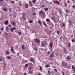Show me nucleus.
Instances as JSON below:
<instances>
[{
  "label": "nucleus",
  "instance_id": "40",
  "mask_svg": "<svg viewBox=\"0 0 75 75\" xmlns=\"http://www.w3.org/2000/svg\"><path fill=\"white\" fill-rule=\"evenodd\" d=\"M3 59L1 58V56H0V61H2Z\"/></svg>",
  "mask_w": 75,
  "mask_h": 75
},
{
  "label": "nucleus",
  "instance_id": "53",
  "mask_svg": "<svg viewBox=\"0 0 75 75\" xmlns=\"http://www.w3.org/2000/svg\"><path fill=\"white\" fill-rule=\"evenodd\" d=\"M11 3H14V1H11Z\"/></svg>",
  "mask_w": 75,
  "mask_h": 75
},
{
  "label": "nucleus",
  "instance_id": "59",
  "mask_svg": "<svg viewBox=\"0 0 75 75\" xmlns=\"http://www.w3.org/2000/svg\"><path fill=\"white\" fill-rule=\"evenodd\" d=\"M0 1H4V0H0Z\"/></svg>",
  "mask_w": 75,
  "mask_h": 75
},
{
  "label": "nucleus",
  "instance_id": "14",
  "mask_svg": "<svg viewBox=\"0 0 75 75\" xmlns=\"http://www.w3.org/2000/svg\"><path fill=\"white\" fill-rule=\"evenodd\" d=\"M2 10L3 11H5V12H7V9L6 8L3 9Z\"/></svg>",
  "mask_w": 75,
  "mask_h": 75
},
{
  "label": "nucleus",
  "instance_id": "30",
  "mask_svg": "<svg viewBox=\"0 0 75 75\" xmlns=\"http://www.w3.org/2000/svg\"><path fill=\"white\" fill-rule=\"evenodd\" d=\"M34 50L35 51H38V49L36 47L34 48Z\"/></svg>",
  "mask_w": 75,
  "mask_h": 75
},
{
  "label": "nucleus",
  "instance_id": "17",
  "mask_svg": "<svg viewBox=\"0 0 75 75\" xmlns=\"http://www.w3.org/2000/svg\"><path fill=\"white\" fill-rule=\"evenodd\" d=\"M29 5L30 6H33V4H32V2H31V1H29Z\"/></svg>",
  "mask_w": 75,
  "mask_h": 75
},
{
  "label": "nucleus",
  "instance_id": "6",
  "mask_svg": "<svg viewBox=\"0 0 75 75\" xmlns=\"http://www.w3.org/2000/svg\"><path fill=\"white\" fill-rule=\"evenodd\" d=\"M8 20H7L4 22V24L5 25H8Z\"/></svg>",
  "mask_w": 75,
  "mask_h": 75
},
{
  "label": "nucleus",
  "instance_id": "47",
  "mask_svg": "<svg viewBox=\"0 0 75 75\" xmlns=\"http://www.w3.org/2000/svg\"><path fill=\"white\" fill-rule=\"evenodd\" d=\"M31 67H29V69H30V70H31Z\"/></svg>",
  "mask_w": 75,
  "mask_h": 75
},
{
  "label": "nucleus",
  "instance_id": "27",
  "mask_svg": "<svg viewBox=\"0 0 75 75\" xmlns=\"http://www.w3.org/2000/svg\"><path fill=\"white\" fill-rule=\"evenodd\" d=\"M72 69H75V67L74 65L72 66Z\"/></svg>",
  "mask_w": 75,
  "mask_h": 75
},
{
  "label": "nucleus",
  "instance_id": "2",
  "mask_svg": "<svg viewBox=\"0 0 75 75\" xmlns=\"http://www.w3.org/2000/svg\"><path fill=\"white\" fill-rule=\"evenodd\" d=\"M41 45L42 47H45L46 45V42L45 41H43L41 43Z\"/></svg>",
  "mask_w": 75,
  "mask_h": 75
},
{
  "label": "nucleus",
  "instance_id": "42",
  "mask_svg": "<svg viewBox=\"0 0 75 75\" xmlns=\"http://www.w3.org/2000/svg\"><path fill=\"white\" fill-rule=\"evenodd\" d=\"M68 47H70L71 46V44H70V42H69L68 43Z\"/></svg>",
  "mask_w": 75,
  "mask_h": 75
},
{
  "label": "nucleus",
  "instance_id": "19",
  "mask_svg": "<svg viewBox=\"0 0 75 75\" xmlns=\"http://www.w3.org/2000/svg\"><path fill=\"white\" fill-rule=\"evenodd\" d=\"M36 1H36V0H33L32 1V3L33 4H34V3H36Z\"/></svg>",
  "mask_w": 75,
  "mask_h": 75
},
{
  "label": "nucleus",
  "instance_id": "1",
  "mask_svg": "<svg viewBox=\"0 0 75 75\" xmlns=\"http://www.w3.org/2000/svg\"><path fill=\"white\" fill-rule=\"evenodd\" d=\"M62 65L63 66L64 68H67V65H68V64L66 62H62Z\"/></svg>",
  "mask_w": 75,
  "mask_h": 75
},
{
  "label": "nucleus",
  "instance_id": "32",
  "mask_svg": "<svg viewBox=\"0 0 75 75\" xmlns=\"http://www.w3.org/2000/svg\"><path fill=\"white\" fill-rule=\"evenodd\" d=\"M25 13H23L22 14V17H25Z\"/></svg>",
  "mask_w": 75,
  "mask_h": 75
},
{
  "label": "nucleus",
  "instance_id": "44",
  "mask_svg": "<svg viewBox=\"0 0 75 75\" xmlns=\"http://www.w3.org/2000/svg\"><path fill=\"white\" fill-rule=\"evenodd\" d=\"M63 27H65V23H63Z\"/></svg>",
  "mask_w": 75,
  "mask_h": 75
},
{
  "label": "nucleus",
  "instance_id": "5",
  "mask_svg": "<svg viewBox=\"0 0 75 75\" xmlns=\"http://www.w3.org/2000/svg\"><path fill=\"white\" fill-rule=\"evenodd\" d=\"M54 3V4H55V3H56V4H57L58 5H59V1H58L57 0L55 1H54L53 2Z\"/></svg>",
  "mask_w": 75,
  "mask_h": 75
},
{
  "label": "nucleus",
  "instance_id": "48",
  "mask_svg": "<svg viewBox=\"0 0 75 75\" xmlns=\"http://www.w3.org/2000/svg\"><path fill=\"white\" fill-rule=\"evenodd\" d=\"M29 74H32V71H29Z\"/></svg>",
  "mask_w": 75,
  "mask_h": 75
},
{
  "label": "nucleus",
  "instance_id": "45",
  "mask_svg": "<svg viewBox=\"0 0 75 75\" xmlns=\"http://www.w3.org/2000/svg\"><path fill=\"white\" fill-rule=\"evenodd\" d=\"M23 19V20H25V17L24 16V17H22Z\"/></svg>",
  "mask_w": 75,
  "mask_h": 75
},
{
  "label": "nucleus",
  "instance_id": "11",
  "mask_svg": "<svg viewBox=\"0 0 75 75\" xmlns=\"http://www.w3.org/2000/svg\"><path fill=\"white\" fill-rule=\"evenodd\" d=\"M53 45V43H50V48H51V47H52Z\"/></svg>",
  "mask_w": 75,
  "mask_h": 75
},
{
  "label": "nucleus",
  "instance_id": "18",
  "mask_svg": "<svg viewBox=\"0 0 75 75\" xmlns=\"http://www.w3.org/2000/svg\"><path fill=\"white\" fill-rule=\"evenodd\" d=\"M30 60L31 61H34V58H33L30 57Z\"/></svg>",
  "mask_w": 75,
  "mask_h": 75
},
{
  "label": "nucleus",
  "instance_id": "55",
  "mask_svg": "<svg viewBox=\"0 0 75 75\" xmlns=\"http://www.w3.org/2000/svg\"><path fill=\"white\" fill-rule=\"evenodd\" d=\"M66 12H67V13H68V10H66Z\"/></svg>",
  "mask_w": 75,
  "mask_h": 75
},
{
  "label": "nucleus",
  "instance_id": "24",
  "mask_svg": "<svg viewBox=\"0 0 75 75\" xmlns=\"http://www.w3.org/2000/svg\"><path fill=\"white\" fill-rule=\"evenodd\" d=\"M48 73L49 75H51V71L50 70H48Z\"/></svg>",
  "mask_w": 75,
  "mask_h": 75
},
{
  "label": "nucleus",
  "instance_id": "22",
  "mask_svg": "<svg viewBox=\"0 0 75 75\" xmlns=\"http://www.w3.org/2000/svg\"><path fill=\"white\" fill-rule=\"evenodd\" d=\"M38 23H39V24H40V25H41V21L40 20L39 21H38Z\"/></svg>",
  "mask_w": 75,
  "mask_h": 75
},
{
  "label": "nucleus",
  "instance_id": "4",
  "mask_svg": "<svg viewBox=\"0 0 75 75\" xmlns=\"http://www.w3.org/2000/svg\"><path fill=\"white\" fill-rule=\"evenodd\" d=\"M11 52H12V53H13V54H15V52H14V51L13 49V46H11Z\"/></svg>",
  "mask_w": 75,
  "mask_h": 75
},
{
  "label": "nucleus",
  "instance_id": "8",
  "mask_svg": "<svg viewBox=\"0 0 75 75\" xmlns=\"http://www.w3.org/2000/svg\"><path fill=\"white\" fill-rule=\"evenodd\" d=\"M50 58H52L53 57H54V53L52 52L51 54L50 55Z\"/></svg>",
  "mask_w": 75,
  "mask_h": 75
},
{
  "label": "nucleus",
  "instance_id": "35",
  "mask_svg": "<svg viewBox=\"0 0 75 75\" xmlns=\"http://www.w3.org/2000/svg\"><path fill=\"white\" fill-rule=\"evenodd\" d=\"M24 45H23L22 46V50H23V49H24Z\"/></svg>",
  "mask_w": 75,
  "mask_h": 75
},
{
  "label": "nucleus",
  "instance_id": "25",
  "mask_svg": "<svg viewBox=\"0 0 75 75\" xmlns=\"http://www.w3.org/2000/svg\"><path fill=\"white\" fill-rule=\"evenodd\" d=\"M58 11L60 14H62V12L61 11V10H60V9H59Z\"/></svg>",
  "mask_w": 75,
  "mask_h": 75
},
{
  "label": "nucleus",
  "instance_id": "62",
  "mask_svg": "<svg viewBox=\"0 0 75 75\" xmlns=\"http://www.w3.org/2000/svg\"><path fill=\"white\" fill-rule=\"evenodd\" d=\"M6 30H8V28H6Z\"/></svg>",
  "mask_w": 75,
  "mask_h": 75
},
{
  "label": "nucleus",
  "instance_id": "41",
  "mask_svg": "<svg viewBox=\"0 0 75 75\" xmlns=\"http://www.w3.org/2000/svg\"><path fill=\"white\" fill-rule=\"evenodd\" d=\"M18 34H19V35H21L22 34L21 33V32H18Z\"/></svg>",
  "mask_w": 75,
  "mask_h": 75
},
{
  "label": "nucleus",
  "instance_id": "26",
  "mask_svg": "<svg viewBox=\"0 0 75 75\" xmlns=\"http://www.w3.org/2000/svg\"><path fill=\"white\" fill-rule=\"evenodd\" d=\"M6 54L7 55H9L10 54V52L8 51H7L6 52Z\"/></svg>",
  "mask_w": 75,
  "mask_h": 75
},
{
  "label": "nucleus",
  "instance_id": "12",
  "mask_svg": "<svg viewBox=\"0 0 75 75\" xmlns=\"http://www.w3.org/2000/svg\"><path fill=\"white\" fill-rule=\"evenodd\" d=\"M51 67V66L49 65V64H47L45 65V68H48V67Z\"/></svg>",
  "mask_w": 75,
  "mask_h": 75
},
{
  "label": "nucleus",
  "instance_id": "23",
  "mask_svg": "<svg viewBox=\"0 0 75 75\" xmlns=\"http://www.w3.org/2000/svg\"><path fill=\"white\" fill-rule=\"evenodd\" d=\"M7 58L8 59H11V57L9 56H7Z\"/></svg>",
  "mask_w": 75,
  "mask_h": 75
},
{
  "label": "nucleus",
  "instance_id": "49",
  "mask_svg": "<svg viewBox=\"0 0 75 75\" xmlns=\"http://www.w3.org/2000/svg\"><path fill=\"white\" fill-rule=\"evenodd\" d=\"M72 42H75V40H74V39H72Z\"/></svg>",
  "mask_w": 75,
  "mask_h": 75
},
{
  "label": "nucleus",
  "instance_id": "7",
  "mask_svg": "<svg viewBox=\"0 0 75 75\" xmlns=\"http://www.w3.org/2000/svg\"><path fill=\"white\" fill-rule=\"evenodd\" d=\"M16 29L15 27H13V28H11V29L10 30V31H11V32H13V31H14L15 30V29Z\"/></svg>",
  "mask_w": 75,
  "mask_h": 75
},
{
  "label": "nucleus",
  "instance_id": "56",
  "mask_svg": "<svg viewBox=\"0 0 75 75\" xmlns=\"http://www.w3.org/2000/svg\"><path fill=\"white\" fill-rule=\"evenodd\" d=\"M3 30H4V28L1 29V30L2 31H3Z\"/></svg>",
  "mask_w": 75,
  "mask_h": 75
},
{
  "label": "nucleus",
  "instance_id": "43",
  "mask_svg": "<svg viewBox=\"0 0 75 75\" xmlns=\"http://www.w3.org/2000/svg\"><path fill=\"white\" fill-rule=\"evenodd\" d=\"M9 10L10 11H11V13H12V11L11 10V8H10L9 9Z\"/></svg>",
  "mask_w": 75,
  "mask_h": 75
},
{
  "label": "nucleus",
  "instance_id": "9",
  "mask_svg": "<svg viewBox=\"0 0 75 75\" xmlns=\"http://www.w3.org/2000/svg\"><path fill=\"white\" fill-rule=\"evenodd\" d=\"M66 59L68 61H69L70 59H71V57L68 56L67 57H66Z\"/></svg>",
  "mask_w": 75,
  "mask_h": 75
},
{
  "label": "nucleus",
  "instance_id": "36",
  "mask_svg": "<svg viewBox=\"0 0 75 75\" xmlns=\"http://www.w3.org/2000/svg\"><path fill=\"white\" fill-rule=\"evenodd\" d=\"M44 10L45 11H47V10H48V8H45Z\"/></svg>",
  "mask_w": 75,
  "mask_h": 75
},
{
  "label": "nucleus",
  "instance_id": "50",
  "mask_svg": "<svg viewBox=\"0 0 75 75\" xmlns=\"http://www.w3.org/2000/svg\"><path fill=\"white\" fill-rule=\"evenodd\" d=\"M54 70L56 72H57V69H54Z\"/></svg>",
  "mask_w": 75,
  "mask_h": 75
},
{
  "label": "nucleus",
  "instance_id": "33",
  "mask_svg": "<svg viewBox=\"0 0 75 75\" xmlns=\"http://www.w3.org/2000/svg\"><path fill=\"white\" fill-rule=\"evenodd\" d=\"M32 15H36V13L35 12H33L32 13Z\"/></svg>",
  "mask_w": 75,
  "mask_h": 75
},
{
  "label": "nucleus",
  "instance_id": "16",
  "mask_svg": "<svg viewBox=\"0 0 75 75\" xmlns=\"http://www.w3.org/2000/svg\"><path fill=\"white\" fill-rule=\"evenodd\" d=\"M28 62V61L25 60H23V61L22 62H23L24 64H25V63H27Z\"/></svg>",
  "mask_w": 75,
  "mask_h": 75
},
{
  "label": "nucleus",
  "instance_id": "54",
  "mask_svg": "<svg viewBox=\"0 0 75 75\" xmlns=\"http://www.w3.org/2000/svg\"><path fill=\"white\" fill-rule=\"evenodd\" d=\"M24 75H27V74L26 73H24Z\"/></svg>",
  "mask_w": 75,
  "mask_h": 75
},
{
  "label": "nucleus",
  "instance_id": "31",
  "mask_svg": "<svg viewBox=\"0 0 75 75\" xmlns=\"http://www.w3.org/2000/svg\"><path fill=\"white\" fill-rule=\"evenodd\" d=\"M46 21H48V22H50V20L49 19H46Z\"/></svg>",
  "mask_w": 75,
  "mask_h": 75
},
{
  "label": "nucleus",
  "instance_id": "58",
  "mask_svg": "<svg viewBox=\"0 0 75 75\" xmlns=\"http://www.w3.org/2000/svg\"><path fill=\"white\" fill-rule=\"evenodd\" d=\"M62 74L63 75H65L64 73V72H62Z\"/></svg>",
  "mask_w": 75,
  "mask_h": 75
},
{
  "label": "nucleus",
  "instance_id": "39",
  "mask_svg": "<svg viewBox=\"0 0 75 75\" xmlns=\"http://www.w3.org/2000/svg\"><path fill=\"white\" fill-rule=\"evenodd\" d=\"M3 61H4L3 63L4 65H5V66H6V65H7V64H6V63H4V60H3Z\"/></svg>",
  "mask_w": 75,
  "mask_h": 75
},
{
  "label": "nucleus",
  "instance_id": "52",
  "mask_svg": "<svg viewBox=\"0 0 75 75\" xmlns=\"http://www.w3.org/2000/svg\"><path fill=\"white\" fill-rule=\"evenodd\" d=\"M64 4H65V6L67 7V3H65Z\"/></svg>",
  "mask_w": 75,
  "mask_h": 75
},
{
  "label": "nucleus",
  "instance_id": "37",
  "mask_svg": "<svg viewBox=\"0 0 75 75\" xmlns=\"http://www.w3.org/2000/svg\"><path fill=\"white\" fill-rule=\"evenodd\" d=\"M72 7L73 8H75V4H73L72 5Z\"/></svg>",
  "mask_w": 75,
  "mask_h": 75
},
{
  "label": "nucleus",
  "instance_id": "38",
  "mask_svg": "<svg viewBox=\"0 0 75 75\" xmlns=\"http://www.w3.org/2000/svg\"><path fill=\"white\" fill-rule=\"evenodd\" d=\"M57 34H59V33H60V31H57Z\"/></svg>",
  "mask_w": 75,
  "mask_h": 75
},
{
  "label": "nucleus",
  "instance_id": "60",
  "mask_svg": "<svg viewBox=\"0 0 75 75\" xmlns=\"http://www.w3.org/2000/svg\"><path fill=\"white\" fill-rule=\"evenodd\" d=\"M42 7H44V5H42Z\"/></svg>",
  "mask_w": 75,
  "mask_h": 75
},
{
  "label": "nucleus",
  "instance_id": "13",
  "mask_svg": "<svg viewBox=\"0 0 75 75\" xmlns=\"http://www.w3.org/2000/svg\"><path fill=\"white\" fill-rule=\"evenodd\" d=\"M43 13V14H45V12L42 11H40L39 12V14H41V13Z\"/></svg>",
  "mask_w": 75,
  "mask_h": 75
},
{
  "label": "nucleus",
  "instance_id": "51",
  "mask_svg": "<svg viewBox=\"0 0 75 75\" xmlns=\"http://www.w3.org/2000/svg\"><path fill=\"white\" fill-rule=\"evenodd\" d=\"M50 54V52L49 51H48L47 52V54Z\"/></svg>",
  "mask_w": 75,
  "mask_h": 75
},
{
  "label": "nucleus",
  "instance_id": "15",
  "mask_svg": "<svg viewBox=\"0 0 75 75\" xmlns=\"http://www.w3.org/2000/svg\"><path fill=\"white\" fill-rule=\"evenodd\" d=\"M25 8H28V7H29V5H28V4H26L25 5Z\"/></svg>",
  "mask_w": 75,
  "mask_h": 75
},
{
  "label": "nucleus",
  "instance_id": "29",
  "mask_svg": "<svg viewBox=\"0 0 75 75\" xmlns=\"http://www.w3.org/2000/svg\"><path fill=\"white\" fill-rule=\"evenodd\" d=\"M28 64H25V68H27V67H28Z\"/></svg>",
  "mask_w": 75,
  "mask_h": 75
},
{
  "label": "nucleus",
  "instance_id": "10",
  "mask_svg": "<svg viewBox=\"0 0 75 75\" xmlns=\"http://www.w3.org/2000/svg\"><path fill=\"white\" fill-rule=\"evenodd\" d=\"M12 25H16V22L14 21L12 23Z\"/></svg>",
  "mask_w": 75,
  "mask_h": 75
},
{
  "label": "nucleus",
  "instance_id": "46",
  "mask_svg": "<svg viewBox=\"0 0 75 75\" xmlns=\"http://www.w3.org/2000/svg\"><path fill=\"white\" fill-rule=\"evenodd\" d=\"M67 3L68 4H69V3H70V1L68 0V1H67Z\"/></svg>",
  "mask_w": 75,
  "mask_h": 75
},
{
  "label": "nucleus",
  "instance_id": "61",
  "mask_svg": "<svg viewBox=\"0 0 75 75\" xmlns=\"http://www.w3.org/2000/svg\"><path fill=\"white\" fill-rule=\"evenodd\" d=\"M19 54V53H18L17 54V55H18H18Z\"/></svg>",
  "mask_w": 75,
  "mask_h": 75
},
{
  "label": "nucleus",
  "instance_id": "64",
  "mask_svg": "<svg viewBox=\"0 0 75 75\" xmlns=\"http://www.w3.org/2000/svg\"><path fill=\"white\" fill-rule=\"evenodd\" d=\"M73 71H74V72H75V70H73Z\"/></svg>",
  "mask_w": 75,
  "mask_h": 75
},
{
  "label": "nucleus",
  "instance_id": "3",
  "mask_svg": "<svg viewBox=\"0 0 75 75\" xmlns=\"http://www.w3.org/2000/svg\"><path fill=\"white\" fill-rule=\"evenodd\" d=\"M35 42H36V43H40V39L38 38H36L35 39Z\"/></svg>",
  "mask_w": 75,
  "mask_h": 75
},
{
  "label": "nucleus",
  "instance_id": "20",
  "mask_svg": "<svg viewBox=\"0 0 75 75\" xmlns=\"http://www.w3.org/2000/svg\"><path fill=\"white\" fill-rule=\"evenodd\" d=\"M63 51H64V52H66V51H67V49L66 48H65V47H64V48Z\"/></svg>",
  "mask_w": 75,
  "mask_h": 75
},
{
  "label": "nucleus",
  "instance_id": "34",
  "mask_svg": "<svg viewBox=\"0 0 75 75\" xmlns=\"http://www.w3.org/2000/svg\"><path fill=\"white\" fill-rule=\"evenodd\" d=\"M29 22L30 23H33V21H32L31 20H29Z\"/></svg>",
  "mask_w": 75,
  "mask_h": 75
},
{
  "label": "nucleus",
  "instance_id": "28",
  "mask_svg": "<svg viewBox=\"0 0 75 75\" xmlns=\"http://www.w3.org/2000/svg\"><path fill=\"white\" fill-rule=\"evenodd\" d=\"M43 25H45V27H47V24H46V23H45L44 22H43Z\"/></svg>",
  "mask_w": 75,
  "mask_h": 75
},
{
  "label": "nucleus",
  "instance_id": "57",
  "mask_svg": "<svg viewBox=\"0 0 75 75\" xmlns=\"http://www.w3.org/2000/svg\"><path fill=\"white\" fill-rule=\"evenodd\" d=\"M41 50H42V51H44V49L43 48H41Z\"/></svg>",
  "mask_w": 75,
  "mask_h": 75
},
{
  "label": "nucleus",
  "instance_id": "21",
  "mask_svg": "<svg viewBox=\"0 0 75 75\" xmlns=\"http://www.w3.org/2000/svg\"><path fill=\"white\" fill-rule=\"evenodd\" d=\"M39 67L40 68V71H42V67H41V66L40 65H39Z\"/></svg>",
  "mask_w": 75,
  "mask_h": 75
},
{
  "label": "nucleus",
  "instance_id": "63",
  "mask_svg": "<svg viewBox=\"0 0 75 75\" xmlns=\"http://www.w3.org/2000/svg\"><path fill=\"white\" fill-rule=\"evenodd\" d=\"M38 75H41V74H40V73H39L38 74Z\"/></svg>",
  "mask_w": 75,
  "mask_h": 75
}]
</instances>
